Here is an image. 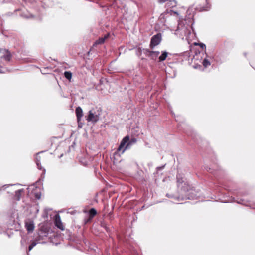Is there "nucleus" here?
<instances>
[{"label":"nucleus","instance_id":"nucleus-1","mask_svg":"<svg viewBox=\"0 0 255 255\" xmlns=\"http://www.w3.org/2000/svg\"><path fill=\"white\" fill-rule=\"evenodd\" d=\"M136 142L135 138H132L130 140L128 136H125L121 141L120 144L115 152V154H123L126 150L129 149L132 145Z\"/></svg>","mask_w":255,"mask_h":255},{"label":"nucleus","instance_id":"nucleus-2","mask_svg":"<svg viewBox=\"0 0 255 255\" xmlns=\"http://www.w3.org/2000/svg\"><path fill=\"white\" fill-rule=\"evenodd\" d=\"M177 184L178 188H180L183 191L186 192L189 191L190 186L189 184L185 181L184 176L181 173H177L176 176Z\"/></svg>","mask_w":255,"mask_h":255},{"label":"nucleus","instance_id":"nucleus-3","mask_svg":"<svg viewBox=\"0 0 255 255\" xmlns=\"http://www.w3.org/2000/svg\"><path fill=\"white\" fill-rule=\"evenodd\" d=\"M12 55L10 52L5 49H0V58H3L9 62L10 61Z\"/></svg>","mask_w":255,"mask_h":255},{"label":"nucleus","instance_id":"nucleus-4","mask_svg":"<svg viewBox=\"0 0 255 255\" xmlns=\"http://www.w3.org/2000/svg\"><path fill=\"white\" fill-rule=\"evenodd\" d=\"M161 41V34L160 33H158L156 35H154L150 41V47L153 48L157 45H158Z\"/></svg>","mask_w":255,"mask_h":255},{"label":"nucleus","instance_id":"nucleus-5","mask_svg":"<svg viewBox=\"0 0 255 255\" xmlns=\"http://www.w3.org/2000/svg\"><path fill=\"white\" fill-rule=\"evenodd\" d=\"M55 226L62 231H64L65 229L64 226L63 225L60 218V216L57 214L55 216L54 221Z\"/></svg>","mask_w":255,"mask_h":255},{"label":"nucleus","instance_id":"nucleus-6","mask_svg":"<svg viewBox=\"0 0 255 255\" xmlns=\"http://www.w3.org/2000/svg\"><path fill=\"white\" fill-rule=\"evenodd\" d=\"M25 227L29 232H32L34 228V225L33 221H28L25 222Z\"/></svg>","mask_w":255,"mask_h":255},{"label":"nucleus","instance_id":"nucleus-7","mask_svg":"<svg viewBox=\"0 0 255 255\" xmlns=\"http://www.w3.org/2000/svg\"><path fill=\"white\" fill-rule=\"evenodd\" d=\"M88 215L89 219L86 221V223L90 221L96 215V210L94 208H92L88 212Z\"/></svg>","mask_w":255,"mask_h":255},{"label":"nucleus","instance_id":"nucleus-8","mask_svg":"<svg viewBox=\"0 0 255 255\" xmlns=\"http://www.w3.org/2000/svg\"><path fill=\"white\" fill-rule=\"evenodd\" d=\"M24 190L23 189L16 190L15 191V195L14 196V199L19 201L20 199L22 193H23Z\"/></svg>","mask_w":255,"mask_h":255},{"label":"nucleus","instance_id":"nucleus-9","mask_svg":"<svg viewBox=\"0 0 255 255\" xmlns=\"http://www.w3.org/2000/svg\"><path fill=\"white\" fill-rule=\"evenodd\" d=\"M110 36L109 33H107L103 37L99 38L98 40H97V44H102L103 43L105 40L107 39Z\"/></svg>","mask_w":255,"mask_h":255},{"label":"nucleus","instance_id":"nucleus-10","mask_svg":"<svg viewBox=\"0 0 255 255\" xmlns=\"http://www.w3.org/2000/svg\"><path fill=\"white\" fill-rule=\"evenodd\" d=\"M168 53L166 51H163L160 56L158 58L159 62L163 61L166 59L168 56Z\"/></svg>","mask_w":255,"mask_h":255},{"label":"nucleus","instance_id":"nucleus-11","mask_svg":"<svg viewBox=\"0 0 255 255\" xmlns=\"http://www.w3.org/2000/svg\"><path fill=\"white\" fill-rule=\"evenodd\" d=\"M159 51H150L149 53V56L153 59H156L159 55Z\"/></svg>","mask_w":255,"mask_h":255},{"label":"nucleus","instance_id":"nucleus-12","mask_svg":"<svg viewBox=\"0 0 255 255\" xmlns=\"http://www.w3.org/2000/svg\"><path fill=\"white\" fill-rule=\"evenodd\" d=\"M77 121L78 123V127L82 128V124L80 122V118L83 116V113H76Z\"/></svg>","mask_w":255,"mask_h":255},{"label":"nucleus","instance_id":"nucleus-13","mask_svg":"<svg viewBox=\"0 0 255 255\" xmlns=\"http://www.w3.org/2000/svg\"><path fill=\"white\" fill-rule=\"evenodd\" d=\"M64 74L66 79H67L69 81L71 80L72 78V74L70 71H65Z\"/></svg>","mask_w":255,"mask_h":255},{"label":"nucleus","instance_id":"nucleus-14","mask_svg":"<svg viewBox=\"0 0 255 255\" xmlns=\"http://www.w3.org/2000/svg\"><path fill=\"white\" fill-rule=\"evenodd\" d=\"M202 64H203V65L205 67H207L209 66V65H210V64H211L210 61L206 58L204 59V60L202 62Z\"/></svg>","mask_w":255,"mask_h":255},{"label":"nucleus","instance_id":"nucleus-15","mask_svg":"<svg viewBox=\"0 0 255 255\" xmlns=\"http://www.w3.org/2000/svg\"><path fill=\"white\" fill-rule=\"evenodd\" d=\"M94 119H95V116H94L93 113H89V115H88L87 119V121H94Z\"/></svg>","mask_w":255,"mask_h":255},{"label":"nucleus","instance_id":"nucleus-16","mask_svg":"<svg viewBox=\"0 0 255 255\" xmlns=\"http://www.w3.org/2000/svg\"><path fill=\"white\" fill-rule=\"evenodd\" d=\"M168 6L174 7L176 6V2L173 0H170L166 4Z\"/></svg>","mask_w":255,"mask_h":255},{"label":"nucleus","instance_id":"nucleus-17","mask_svg":"<svg viewBox=\"0 0 255 255\" xmlns=\"http://www.w3.org/2000/svg\"><path fill=\"white\" fill-rule=\"evenodd\" d=\"M36 244L35 242L32 243L28 247L29 251H30L36 245Z\"/></svg>","mask_w":255,"mask_h":255},{"label":"nucleus","instance_id":"nucleus-18","mask_svg":"<svg viewBox=\"0 0 255 255\" xmlns=\"http://www.w3.org/2000/svg\"><path fill=\"white\" fill-rule=\"evenodd\" d=\"M170 14L172 15L173 14L178 15V14L177 12L171 11H170Z\"/></svg>","mask_w":255,"mask_h":255},{"label":"nucleus","instance_id":"nucleus-19","mask_svg":"<svg viewBox=\"0 0 255 255\" xmlns=\"http://www.w3.org/2000/svg\"><path fill=\"white\" fill-rule=\"evenodd\" d=\"M75 112H82V109L80 107H78L76 108Z\"/></svg>","mask_w":255,"mask_h":255},{"label":"nucleus","instance_id":"nucleus-20","mask_svg":"<svg viewBox=\"0 0 255 255\" xmlns=\"http://www.w3.org/2000/svg\"><path fill=\"white\" fill-rule=\"evenodd\" d=\"M166 1H167V0H159V2L162 3L165 2Z\"/></svg>","mask_w":255,"mask_h":255},{"label":"nucleus","instance_id":"nucleus-21","mask_svg":"<svg viewBox=\"0 0 255 255\" xmlns=\"http://www.w3.org/2000/svg\"><path fill=\"white\" fill-rule=\"evenodd\" d=\"M200 46H201V47H203L204 46H205V45L204 44H203V43H201V44H200Z\"/></svg>","mask_w":255,"mask_h":255},{"label":"nucleus","instance_id":"nucleus-22","mask_svg":"<svg viewBox=\"0 0 255 255\" xmlns=\"http://www.w3.org/2000/svg\"><path fill=\"white\" fill-rule=\"evenodd\" d=\"M202 10H208V8H203Z\"/></svg>","mask_w":255,"mask_h":255},{"label":"nucleus","instance_id":"nucleus-23","mask_svg":"<svg viewBox=\"0 0 255 255\" xmlns=\"http://www.w3.org/2000/svg\"><path fill=\"white\" fill-rule=\"evenodd\" d=\"M37 165L38 167V168H39V163L38 162H37Z\"/></svg>","mask_w":255,"mask_h":255},{"label":"nucleus","instance_id":"nucleus-24","mask_svg":"<svg viewBox=\"0 0 255 255\" xmlns=\"http://www.w3.org/2000/svg\"><path fill=\"white\" fill-rule=\"evenodd\" d=\"M95 44H96V42H95L93 43V46H95Z\"/></svg>","mask_w":255,"mask_h":255},{"label":"nucleus","instance_id":"nucleus-25","mask_svg":"<svg viewBox=\"0 0 255 255\" xmlns=\"http://www.w3.org/2000/svg\"><path fill=\"white\" fill-rule=\"evenodd\" d=\"M0 73H1L0 71Z\"/></svg>","mask_w":255,"mask_h":255}]
</instances>
